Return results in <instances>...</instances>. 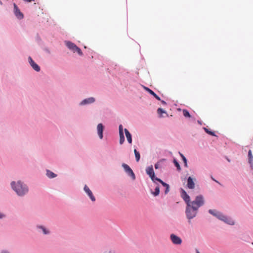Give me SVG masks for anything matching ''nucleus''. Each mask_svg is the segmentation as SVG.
<instances>
[{
	"label": "nucleus",
	"instance_id": "nucleus-35",
	"mask_svg": "<svg viewBox=\"0 0 253 253\" xmlns=\"http://www.w3.org/2000/svg\"><path fill=\"white\" fill-rule=\"evenodd\" d=\"M162 103L164 104H166V102L164 101H162Z\"/></svg>",
	"mask_w": 253,
	"mask_h": 253
},
{
	"label": "nucleus",
	"instance_id": "nucleus-4",
	"mask_svg": "<svg viewBox=\"0 0 253 253\" xmlns=\"http://www.w3.org/2000/svg\"><path fill=\"white\" fill-rule=\"evenodd\" d=\"M197 210L195 209L191 206L190 203L187 205L186 214L188 219H191L196 216Z\"/></svg>",
	"mask_w": 253,
	"mask_h": 253
},
{
	"label": "nucleus",
	"instance_id": "nucleus-20",
	"mask_svg": "<svg viewBox=\"0 0 253 253\" xmlns=\"http://www.w3.org/2000/svg\"><path fill=\"white\" fill-rule=\"evenodd\" d=\"M46 175L49 178H54L56 176V174H55L53 172H52L49 170H46Z\"/></svg>",
	"mask_w": 253,
	"mask_h": 253
},
{
	"label": "nucleus",
	"instance_id": "nucleus-32",
	"mask_svg": "<svg viewBox=\"0 0 253 253\" xmlns=\"http://www.w3.org/2000/svg\"><path fill=\"white\" fill-rule=\"evenodd\" d=\"M0 253H10L9 252H8L7 251L3 250Z\"/></svg>",
	"mask_w": 253,
	"mask_h": 253
},
{
	"label": "nucleus",
	"instance_id": "nucleus-30",
	"mask_svg": "<svg viewBox=\"0 0 253 253\" xmlns=\"http://www.w3.org/2000/svg\"><path fill=\"white\" fill-rule=\"evenodd\" d=\"M157 112L159 114H162L163 113H166V112L164 111L162 108H159L157 110Z\"/></svg>",
	"mask_w": 253,
	"mask_h": 253
},
{
	"label": "nucleus",
	"instance_id": "nucleus-14",
	"mask_svg": "<svg viewBox=\"0 0 253 253\" xmlns=\"http://www.w3.org/2000/svg\"><path fill=\"white\" fill-rule=\"evenodd\" d=\"M97 132L99 135V137L100 139H102L103 138V126L102 124H99L97 125Z\"/></svg>",
	"mask_w": 253,
	"mask_h": 253
},
{
	"label": "nucleus",
	"instance_id": "nucleus-36",
	"mask_svg": "<svg viewBox=\"0 0 253 253\" xmlns=\"http://www.w3.org/2000/svg\"><path fill=\"white\" fill-rule=\"evenodd\" d=\"M196 253H200V252L197 249L196 250Z\"/></svg>",
	"mask_w": 253,
	"mask_h": 253
},
{
	"label": "nucleus",
	"instance_id": "nucleus-31",
	"mask_svg": "<svg viewBox=\"0 0 253 253\" xmlns=\"http://www.w3.org/2000/svg\"><path fill=\"white\" fill-rule=\"evenodd\" d=\"M23 1L27 2H31L32 1H34V0H23Z\"/></svg>",
	"mask_w": 253,
	"mask_h": 253
},
{
	"label": "nucleus",
	"instance_id": "nucleus-38",
	"mask_svg": "<svg viewBox=\"0 0 253 253\" xmlns=\"http://www.w3.org/2000/svg\"><path fill=\"white\" fill-rule=\"evenodd\" d=\"M252 244V245H253V242Z\"/></svg>",
	"mask_w": 253,
	"mask_h": 253
},
{
	"label": "nucleus",
	"instance_id": "nucleus-25",
	"mask_svg": "<svg viewBox=\"0 0 253 253\" xmlns=\"http://www.w3.org/2000/svg\"><path fill=\"white\" fill-rule=\"evenodd\" d=\"M173 163H174L175 167L177 168V170L178 171H180L181 170V168H180V166L179 163L177 162V161L175 159H174Z\"/></svg>",
	"mask_w": 253,
	"mask_h": 253
},
{
	"label": "nucleus",
	"instance_id": "nucleus-13",
	"mask_svg": "<svg viewBox=\"0 0 253 253\" xmlns=\"http://www.w3.org/2000/svg\"><path fill=\"white\" fill-rule=\"evenodd\" d=\"M84 190L87 193V194L89 197V198H90V199L92 201L94 202L95 201V198L94 196H93L91 191L89 189V188L86 185L84 186Z\"/></svg>",
	"mask_w": 253,
	"mask_h": 253
},
{
	"label": "nucleus",
	"instance_id": "nucleus-22",
	"mask_svg": "<svg viewBox=\"0 0 253 253\" xmlns=\"http://www.w3.org/2000/svg\"><path fill=\"white\" fill-rule=\"evenodd\" d=\"M134 152L136 160L137 162H138L139 161L140 158V154H139V152L137 151V150L136 149H134Z\"/></svg>",
	"mask_w": 253,
	"mask_h": 253
},
{
	"label": "nucleus",
	"instance_id": "nucleus-16",
	"mask_svg": "<svg viewBox=\"0 0 253 253\" xmlns=\"http://www.w3.org/2000/svg\"><path fill=\"white\" fill-rule=\"evenodd\" d=\"M155 180L160 182L162 184L166 187L165 193L167 194L169 191V186L168 184L163 181L161 179L159 178H156Z\"/></svg>",
	"mask_w": 253,
	"mask_h": 253
},
{
	"label": "nucleus",
	"instance_id": "nucleus-1",
	"mask_svg": "<svg viewBox=\"0 0 253 253\" xmlns=\"http://www.w3.org/2000/svg\"><path fill=\"white\" fill-rule=\"evenodd\" d=\"M11 185L18 196H24L28 192V188L27 185L21 181H18L16 183L12 181L11 183Z\"/></svg>",
	"mask_w": 253,
	"mask_h": 253
},
{
	"label": "nucleus",
	"instance_id": "nucleus-9",
	"mask_svg": "<svg viewBox=\"0 0 253 253\" xmlns=\"http://www.w3.org/2000/svg\"><path fill=\"white\" fill-rule=\"evenodd\" d=\"M14 12L15 15L17 18L21 19L23 18V14L20 11V9L18 8V6L15 3H14Z\"/></svg>",
	"mask_w": 253,
	"mask_h": 253
},
{
	"label": "nucleus",
	"instance_id": "nucleus-28",
	"mask_svg": "<svg viewBox=\"0 0 253 253\" xmlns=\"http://www.w3.org/2000/svg\"><path fill=\"white\" fill-rule=\"evenodd\" d=\"M180 155V156L181 157L184 163V165L186 167H187V160L186 159V158L184 156V155L183 154H182L181 153H179Z\"/></svg>",
	"mask_w": 253,
	"mask_h": 253
},
{
	"label": "nucleus",
	"instance_id": "nucleus-21",
	"mask_svg": "<svg viewBox=\"0 0 253 253\" xmlns=\"http://www.w3.org/2000/svg\"><path fill=\"white\" fill-rule=\"evenodd\" d=\"M248 156L249 163L251 165H252L253 162V156L252 155V151L251 150L249 151Z\"/></svg>",
	"mask_w": 253,
	"mask_h": 253
},
{
	"label": "nucleus",
	"instance_id": "nucleus-7",
	"mask_svg": "<svg viewBox=\"0 0 253 253\" xmlns=\"http://www.w3.org/2000/svg\"><path fill=\"white\" fill-rule=\"evenodd\" d=\"M146 171L147 174L149 175L151 177L152 180L154 182L156 177L155 176V173L153 170V166L151 165V166L147 168Z\"/></svg>",
	"mask_w": 253,
	"mask_h": 253
},
{
	"label": "nucleus",
	"instance_id": "nucleus-6",
	"mask_svg": "<svg viewBox=\"0 0 253 253\" xmlns=\"http://www.w3.org/2000/svg\"><path fill=\"white\" fill-rule=\"evenodd\" d=\"M122 167L124 168L125 171L129 175H130L133 179H134L135 174L134 172H133L132 170L131 169V168L126 164H123Z\"/></svg>",
	"mask_w": 253,
	"mask_h": 253
},
{
	"label": "nucleus",
	"instance_id": "nucleus-17",
	"mask_svg": "<svg viewBox=\"0 0 253 253\" xmlns=\"http://www.w3.org/2000/svg\"><path fill=\"white\" fill-rule=\"evenodd\" d=\"M95 99L93 97H90L87 99H84L83 101H82L81 103V105H84L86 104H89L91 103H93L94 102Z\"/></svg>",
	"mask_w": 253,
	"mask_h": 253
},
{
	"label": "nucleus",
	"instance_id": "nucleus-3",
	"mask_svg": "<svg viewBox=\"0 0 253 253\" xmlns=\"http://www.w3.org/2000/svg\"><path fill=\"white\" fill-rule=\"evenodd\" d=\"M204 204V198L202 195L198 196L196 197L195 200L192 202H190V205L195 209H198Z\"/></svg>",
	"mask_w": 253,
	"mask_h": 253
},
{
	"label": "nucleus",
	"instance_id": "nucleus-2",
	"mask_svg": "<svg viewBox=\"0 0 253 253\" xmlns=\"http://www.w3.org/2000/svg\"><path fill=\"white\" fill-rule=\"evenodd\" d=\"M209 213L216 216L219 219L223 221L224 222L230 224L234 225V221L231 218H228L223 215L222 213L217 211L214 210H210L209 211Z\"/></svg>",
	"mask_w": 253,
	"mask_h": 253
},
{
	"label": "nucleus",
	"instance_id": "nucleus-33",
	"mask_svg": "<svg viewBox=\"0 0 253 253\" xmlns=\"http://www.w3.org/2000/svg\"><path fill=\"white\" fill-rule=\"evenodd\" d=\"M4 217V215L1 213H0V218H2Z\"/></svg>",
	"mask_w": 253,
	"mask_h": 253
},
{
	"label": "nucleus",
	"instance_id": "nucleus-8",
	"mask_svg": "<svg viewBox=\"0 0 253 253\" xmlns=\"http://www.w3.org/2000/svg\"><path fill=\"white\" fill-rule=\"evenodd\" d=\"M170 238L172 243L175 245H180L182 243L180 238L173 234L170 235Z\"/></svg>",
	"mask_w": 253,
	"mask_h": 253
},
{
	"label": "nucleus",
	"instance_id": "nucleus-12",
	"mask_svg": "<svg viewBox=\"0 0 253 253\" xmlns=\"http://www.w3.org/2000/svg\"><path fill=\"white\" fill-rule=\"evenodd\" d=\"M119 129L120 135V144H122L125 141V137L123 133V127L122 125L119 126Z\"/></svg>",
	"mask_w": 253,
	"mask_h": 253
},
{
	"label": "nucleus",
	"instance_id": "nucleus-27",
	"mask_svg": "<svg viewBox=\"0 0 253 253\" xmlns=\"http://www.w3.org/2000/svg\"><path fill=\"white\" fill-rule=\"evenodd\" d=\"M165 159H162V160H160L159 162H158L157 163H156L155 165V168L156 169H159L160 167V165H161V163L165 161Z\"/></svg>",
	"mask_w": 253,
	"mask_h": 253
},
{
	"label": "nucleus",
	"instance_id": "nucleus-11",
	"mask_svg": "<svg viewBox=\"0 0 253 253\" xmlns=\"http://www.w3.org/2000/svg\"><path fill=\"white\" fill-rule=\"evenodd\" d=\"M28 60L30 65L36 71L39 72L40 71V67L33 60L31 57H29Z\"/></svg>",
	"mask_w": 253,
	"mask_h": 253
},
{
	"label": "nucleus",
	"instance_id": "nucleus-10",
	"mask_svg": "<svg viewBox=\"0 0 253 253\" xmlns=\"http://www.w3.org/2000/svg\"><path fill=\"white\" fill-rule=\"evenodd\" d=\"M181 197L186 203L187 205L189 203H190V197L184 189H181Z\"/></svg>",
	"mask_w": 253,
	"mask_h": 253
},
{
	"label": "nucleus",
	"instance_id": "nucleus-19",
	"mask_svg": "<svg viewBox=\"0 0 253 253\" xmlns=\"http://www.w3.org/2000/svg\"><path fill=\"white\" fill-rule=\"evenodd\" d=\"M145 89L147 90L149 93L152 95L155 98H156L157 100H160L161 99L160 97H159L153 90L149 88L148 87H145Z\"/></svg>",
	"mask_w": 253,
	"mask_h": 253
},
{
	"label": "nucleus",
	"instance_id": "nucleus-34",
	"mask_svg": "<svg viewBox=\"0 0 253 253\" xmlns=\"http://www.w3.org/2000/svg\"><path fill=\"white\" fill-rule=\"evenodd\" d=\"M211 179H212L213 181H215L216 182L218 183V184H220L218 181H217V180H216L215 179H214V178H213V177H212V176H211Z\"/></svg>",
	"mask_w": 253,
	"mask_h": 253
},
{
	"label": "nucleus",
	"instance_id": "nucleus-18",
	"mask_svg": "<svg viewBox=\"0 0 253 253\" xmlns=\"http://www.w3.org/2000/svg\"><path fill=\"white\" fill-rule=\"evenodd\" d=\"M127 140L129 143H132L131 135L126 128L124 129Z\"/></svg>",
	"mask_w": 253,
	"mask_h": 253
},
{
	"label": "nucleus",
	"instance_id": "nucleus-23",
	"mask_svg": "<svg viewBox=\"0 0 253 253\" xmlns=\"http://www.w3.org/2000/svg\"><path fill=\"white\" fill-rule=\"evenodd\" d=\"M183 114L185 117L190 118L191 117V115L189 114V112L186 109H184L183 110Z\"/></svg>",
	"mask_w": 253,
	"mask_h": 253
},
{
	"label": "nucleus",
	"instance_id": "nucleus-26",
	"mask_svg": "<svg viewBox=\"0 0 253 253\" xmlns=\"http://www.w3.org/2000/svg\"><path fill=\"white\" fill-rule=\"evenodd\" d=\"M38 227L39 228H41L42 230V231L44 234H47L49 233V231L48 230H47L44 227H43L42 226H38Z\"/></svg>",
	"mask_w": 253,
	"mask_h": 253
},
{
	"label": "nucleus",
	"instance_id": "nucleus-24",
	"mask_svg": "<svg viewBox=\"0 0 253 253\" xmlns=\"http://www.w3.org/2000/svg\"><path fill=\"white\" fill-rule=\"evenodd\" d=\"M160 193V188L159 186H157L155 189V191L153 193V194L155 196H158Z\"/></svg>",
	"mask_w": 253,
	"mask_h": 253
},
{
	"label": "nucleus",
	"instance_id": "nucleus-29",
	"mask_svg": "<svg viewBox=\"0 0 253 253\" xmlns=\"http://www.w3.org/2000/svg\"><path fill=\"white\" fill-rule=\"evenodd\" d=\"M205 130L206 132L207 133H208V134H210L211 135H212V136H214L215 135L214 132L210 131L207 128H205Z\"/></svg>",
	"mask_w": 253,
	"mask_h": 253
},
{
	"label": "nucleus",
	"instance_id": "nucleus-37",
	"mask_svg": "<svg viewBox=\"0 0 253 253\" xmlns=\"http://www.w3.org/2000/svg\"><path fill=\"white\" fill-rule=\"evenodd\" d=\"M227 161H228V162H230L229 159H227Z\"/></svg>",
	"mask_w": 253,
	"mask_h": 253
},
{
	"label": "nucleus",
	"instance_id": "nucleus-5",
	"mask_svg": "<svg viewBox=\"0 0 253 253\" xmlns=\"http://www.w3.org/2000/svg\"><path fill=\"white\" fill-rule=\"evenodd\" d=\"M66 45L70 49H71L74 52H77L79 55H82L83 53L80 48L76 46L74 43L70 42H66Z\"/></svg>",
	"mask_w": 253,
	"mask_h": 253
},
{
	"label": "nucleus",
	"instance_id": "nucleus-15",
	"mask_svg": "<svg viewBox=\"0 0 253 253\" xmlns=\"http://www.w3.org/2000/svg\"><path fill=\"white\" fill-rule=\"evenodd\" d=\"M187 187L189 189H194L195 187V183L191 177H189L187 179Z\"/></svg>",
	"mask_w": 253,
	"mask_h": 253
}]
</instances>
